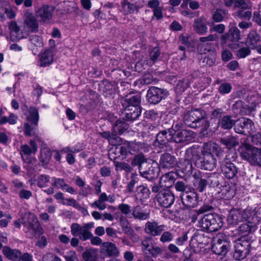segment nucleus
Returning a JSON list of instances; mask_svg holds the SVG:
<instances>
[{
  "label": "nucleus",
  "instance_id": "obj_1",
  "mask_svg": "<svg viewBox=\"0 0 261 261\" xmlns=\"http://www.w3.org/2000/svg\"><path fill=\"white\" fill-rule=\"evenodd\" d=\"M23 112V117L28 122L24 123V134L26 136H34L37 137L38 135V123L39 119V112L38 110L34 107H31L28 109L24 106L22 108Z\"/></svg>",
  "mask_w": 261,
  "mask_h": 261
},
{
  "label": "nucleus",
  "instance_id": "obj_2",
  "mask_svg": "<svg viewBox=\"0 0 261 261\" xmlns=\"http://www.w3.org/2000/svg\"><path fill=\"white\" fill-rule=\"evenodd\" d=\"M205 115V112L202 110H192L185 115V123L187 125L192 128L199 127L201 125L202 133L204 134V132L207 130L210 125L208 122L204 118Z\"/></svg>",
  "mask_w": 261,
  "mask_h": 261
},
{
  "label": "nucleus",
  "instance_id": "obj_3",
  "mask_svg": "<svg viewBox=\"0 0 261 261\" xmlns=\"http://www.w3.org/2000/svg\"><path fill=\"white\" fill-rule=\"evenodd\" d=\"M140 101L141 96L139 94L130 96L121 101L127 120H134L140 116L141 113Z\"/></svg>",
  "mask_w": 261,
  "mask_h": 261
},
{
  "label": "nucleus",
  "instance_id": "obj_4",
  "mask_svg": "<svg viewBox=\"0 0 261 261\" xmlns=\"http://www.w3.org/2000/svg\"><path fill=\"white\" fill-rule=\"evenodd\" d=\"M112 148L109 152L110 158L111 160H115L121 158H125L128 153L133 154L138 151L140 148V144L135 142L126 141L121 145H116Z\"/></svg>",
  "mask_w": 261,
  "mask_h": 261
},
{
  "label": "nucleus",
  "instance_id": "obj_5",
  "mask_svg": "<svg viewBox=\"0 0 261 261\" xmlns=\"http://www.w3.org/2000/svg\"><path fill=\"white\" fill-rule=\"evenodd\" d=\"M223 223L222 218L216 214L205 215L198 220L199 227L212 232L219 230Z\"/></svg>",
  "mask_w": 261,
  "mask_h": 261
},
{
  "label": "nucleus",
  "instance_id": "obj_6",
  "mask_svg": "<svg viewBox=\"0 0 261 261\" xmlns=\"http://www.w3.org/2000/svg\"><path fill=\"white\" fill-rule=\"evenodd\" d=\"M229 28L228 33L221 36V41L222 44H226L231 48H236L237 45L236 43L242 38L240 31L236 27L234 22H230Z\"/></svg>",
  "mask_w": 261,
  "mask_h": 261
},
{
  "label": "nucleus",
  "instance_id": "obj_7",
  "mask_svg": "<svg viewBox=\"0 0 261 261\" xmlns=\"http://www.w3.org/2000/svg\"><path fill=\"white\" fill-rule=\"evenodd\" d=\"M135 164H139V171L142 176L146 178H154L156 177L159 173V169L157 166L154 167L152 165L148 164L144 161L143 156L141 155L136 156L134 160Z\"/></svg>",
  "mask_w": 261,
  "mask_h": 261
},
{
  "label": "nucleus",
  "instance_id": "obj_8",
  "mask_svg": "<svg viewBox=\"0 0 261 261\" xmlns=\"http://www.w3.org/2000/svg\"><path fill=\"white\" fill-rule=\"evenodd\" d=\"M93 222L84 224L83 226L77 223H73L71 226V232L73 236L79 237L82 241H86L90 239L92 233L89 231L94 227Z\"/></svg>",
  "mask_w": 261,
  "mask_h": 261
},
{
  "label": "nucleus",
  "instance_id": "obj_9",
  "mask_svg": "<svg viewBox=\"0 0 261 261\" xmlns=\"http://www.w3.org/2000/svg\"><path fill=\"white\" fill-rule=\"evenodd\" d=\"M230 248V243L227 241L226 236L223 234H218L215 238L212 249L215 254L225 256Z\"/></svg>",
  "mask_w": 261,
  "mask_h": 261
},
{
  "label": "nucleus",
  "instance_id": "obj_10",
  "mask_svg": "<svg viewBox=\"0 0 261 261\" xmlns=\"http://www.w3.org/2000/svg\"><path fill=\"white\" fill-rule=\"evenodd\" d=\"M252 212V208L248 207L243 211L238 209L230 211L227 218L228 224L234 226L246 219Z\"/></svg>",
  "mask_w": 261,
  "mask_h": 261
},
{
  "label": "nucleus",
  "instance_id": "obj_11",
  "mask_svg": "<svg viewBox=\"0 0 261 261\" xmlns=\"http://www.w3.org/2000/svg\"><path fill=\"white\" fill-rule=\"evenodd\" d=\"M254 128V124L251 119L242 117L237 120L234 130L238 134H243L247 135L253 133Z\"/></svg>",
  "mask_w": 261,
  "mask_h": 261
},
{
  "label": "nucleus",
  "instance_id": "obj_12",
  "mask_svg": "<svg viewBox=\"0 0 261 261\" xmlns=\"http://www.w3.org/2000/svg\"><path fill=\"white\" fill-rule=\"evenodd\" d=\"M250 245V243L244 237L238 240L234 245V257L238 260L244 258L249 252Z\"/></svg>",
  "mask_w": 261,
  "mask_h": 261
},
{
  "label": "nucleus",
  "instance_id": "obj_13",
  "mask_svg": "<svg viewBox=\"0 0 261 261\" xmlns=\"http://www.w3.org/2000/svg\"><path fill=\"white\" fill-rule=\"evenodd\" d=\"M167 95L168 91L166 90L152 87L147 91V98L149 102L156 104L162 99H164Z\"/></svg>",
  "mask_w": 261,
  "mask_h": 261
},
{
  "label": "nucleus",
  "instance_id": "obj_14",
  "mask_svg": "<svg viewBox=\"0 0 261 261\" xmlns=\"http://www.w3.org/2000/svg\"><path fill=\"white\" fill-rule=\"evenodd\" d=\"M244 221L246 222L239 227V231L240 234L245 238L248 234L254 231L256 229L257 219L256 218H252L249 216Z\"/></svg>",
  "mask_w": 261,
  "mask_h": 261
},
{
  "label": "nucleus",
  "instance_id": "obj_15",
  "mask_svg": "<svg viewBox=\"0 0 261 261\" xmlns=\"http://www.w3.org/2000/svg\"><path fill=\"white\" fill-rule=\"evenodd\" d=\"M6 38L10 45V49L15 50L16 49V22L15 21H12L9 23L7 31Z\"/></svg>",
  "mask_w": 261,
  "mask_h": 261
},
{
  "label": "nucleus",
  "instance_id": "obj_16",
  "mask_svg": "<svg viewBox=\"0 0 261 261\" xmlns=\"http://www.w3.org/2000/svg\"><path fill=\"white\" fill-rule=\"evenodd\" d=\"M256 147L248 144H244L239 148L240 155L241 158L252 164L253 160L254 152Z\"/></svg>",
  "mask_w": 261,
  "mask_h": 261
},
{
  "label": "nucleus",
  "instance_id": "obj_17",
  "mask_svg": "<svg viewBox=\"0 0 261 261\" xmlns=\"http://www.w3.org/2000/svg\"><path fill=\"white\" fill-rule=\"evenodd\" d=\"M157 200L161 206L168 207L173 203L174 196L169 190H165L159 192L157 195Z\"/></svg>",
  "mask_w": 261,
  "mask_h": 261
},
{
  "label": "nucleus",
  "instance_id": "obj_18",
  "mask_svg": "<svg viewBox=\"0 0 261 261\" xmlns=\"http://www.w3.org/2000/svg\"><path fill=\"white\" fill-rule=\"evenodd\" d=\"M194 138L193 133L190 130L182 129L174 132L172 141L176 143H188Z\"/></svg>",
  "mask_w": 261,
  "mask_h": 261
},
{
  "label": "nucleus",
  "instance_id": "obj_19",
  "mask_svg": "<svg viewBox=\"0 0 261 261\" xmlns=\"http://www.w3.org/2000/svg\"><path fill=\"white\" fill-rule=\"evenodd\" d=\"M183 204L188 207H194L198 203V198L196 193L193 191L183 193L181 196Z\"/></svg>",
  "mask_w": 261,
  "mask_h": 261
},
{
  "label": "nucleus",
  "instance_id": "obj_20",
  "mask_svg": "<svg viewBox=\"0 0 261 261\" xmlns=\"http://www.w3.org/2000/svg\"><path fill=\"white\" fill-rule=\"evenodd\" d=\"M101 253L107 257L118 256L119 251L116 245L111 242H105L101 247Z\"/></svg>",
  "mask_w": 261,
  "mask_h": 261
},
{
  "label": "nucleus",
  "instance_id": "obj_21",
  "mask_svg": "<svg viewBox=\"0 0 261 261\" xmlns=\"http://www.w3.org/2000/svg\"><path fill=\"white\" fill-rule=\"evenodd\" d=\"M221 169L224 176L228 179L233 178L238 173L236 166L230 162L223 163L221 165Z\"/></svg>",
  "mask_w": 261,
  "mask_h": 261
},
{
  "label": "nucleus",
  "instance_id": "obj_22",
  "mask_svg": "<svg viewBox=\"0 0 261 261\" xmlns=\"http://www.w3.org/2000/svg\"><path fill=\"white\" fill-rule=\"evenodd\" d=\"M147 6L152 9L153 18H155L156 20H160L163 17V7L160 6V2L159 0L148 1Z\"/></svg>",
  "mask_w": 261,
  "mask_h": 261
},
{
  "label": "nucleus",
  "instance_id": "obj_23",
  "mask_svg": "<svg viewBox=\"0 0 261 261\" xmlns=\"http://www.w3.org/2000/svg\"><path fill=\"white\" fill-rule=\"evenodd\" d=\"M5 15L9 18H12L15 16V12L8 2L3 0L0 1V17L2 19Z\"/></svg>",
  "mask_w": 261,
  "mask_h": 261
},
{
  "label": "nucleus",
  "instance_id": "obj_24",
  "mask_svg": "<svg viewBox=\"0 0 261 261\" xmlns=\"http://www.w3.org/2000/svg\"><path fill=\"white\" fill-rule=\"evenodd\" d=\"M164 225H158L155 222H148L145 225V231L150 235L157 236L164 230Z\"/></svg>",
  "mask_w": 261,
  "mask_h": 261
},
{
  "label": "nucleus",
  "instance_id": "obj_25",
  "mask_svg": "<svg viewBox=\"0 0 261 261\" xmlns=\"http://www.w3.org/2000/svg\"><path fill=\"white\" fill-rule=\"evenodd\" d=\"M39 64L41 66L46 67L51 64L54 60L52 50L47 49L39 55Z\"/></svg>",
  "mask_w": 261,
  "mask_h": 261
},
{
  "label": "nucleus",
  "instance_id": "obj_26",
  "mask_svg": "<svg viewBox=\"0 0 261 261\" xmlns=\"http://www.w3.org/2000/svg\"><path fill=\"white\" fill-rule=\"evenodd\" d=\"M176 164L175 158L169 153L162 155L160 160V167L164 169H170Z\"/></svg>",
  "mask_w": 261,
  "mask_h": 261
},
{
  "label": "nucleus",
  "instance_id": "obj_27",
  "mask_svg": "<svg viewBox=\"0 0 261 261\" xmlns=\"http://www.w3.org/2000/svg\"><path fill=\"white\" fill-rule=\"evenodd\" d=\"M201 161V168L204 170H212L215 168L216 162L214 155L211 153H204Z\"/></svg>",
  "mask_w": 261,
  "mask_h": 261
},
{
  "label": "nucleus",
  "instance_id": "obj_28",
  "mask_svg": "<svg viewBox=\"0 0 261 261\" xmlns=\"http://www.w3.org/2000/svg\"><path fill=\"white\" fill-rule=\"evenodd\" d=\"M54 11V7L45 5L38 10L37 15L40 17L42 21H46L51 18Z\"/></svg>",
  "mask_w": 261,
  "mask_h": 261
},
{
  "label": "nucleus",
  "instance_id": "obj_29",
  "mask_svg": "<svg viewBox=\"0 0 261 261\" xmlns=\"http://www.w3.org/2000/svg\"><path fill=\"white\" fill-rule=\"evenodd\" d=\"M25 217L28 219V224L35 232L39 234H42V229L40 226L37 217L33 214L28 213L25 214Z\"/></svg>",
  "mask_w": 261,
  "mask_h": 261
},
{
  "label": "nucleus",
  "instance_id": "obj_30",
  "mask_svg": "<svg viewBox=\"0 0 261 261\" xmlns=\"http://www.w3.org/2000/svg\"><path fill=\"white\" fill-rule=\"evenodd\" d=\"M173 132V129H169L168 131L164 130L159 133L156 136V141L161 145L172 141Z\"/></svg>",
  "mask_w": 261,
  "mask_h": 261
},
{
  "label": "nucleus",
  "instance_id": "obj_31",
  "mask_svg": "<svg viewBox=\"0 0 261 261\" xmlns=\"http://www.w3.org/2000/svg\"><path fill=\"white\" fill-rule=\"evenodd\" d=\"M177 175L173 172H170L163 175L160 179V184L165 188H170L174 184Z\"/></svg>",
  "mask_w": 261,
  "mask_h": 261
},
{
  "label": "nucleus",
  "instance_id": "obj_32",
  "mask_svg": "<svg viewBox=\"0 0 261 261\" xmlns=\"http://www.w3.org/2000/svg\"><path fill=\"white\" fill-rule=\"evenodd\" d=\"M260 40L259 34L255 31H251L248 34L246 40V44L250 48H256L257 43Z\"/></svg>",
  "mask_w": 261,
  "mask_h": 261
},
{
  "label": "nucleus",
  "instance_id": "obj_33",
  "mask_svg": "<svg viewBox=\"0 0 261 261\" xmlns=\"http://www.w3.org/2000/svg\"><path fill=\"white\" fill-rule=\"evenodd\" d=\"M234 194V189L228 185L222 187L221 191L219 192V196L222 199L228 200L232 198Z\"/></svg>",
  "mask_w": 261,
  "mask_h": 261
},
{
  "label": "nucleus",
  "instance_id": "obj_34",
  "mask_svg": "<svg viewBox=\"0 0 261 261\" xmlns=\"http://www.w3.org/2000/svg\"><path fill=\"white\" fill-rule=\"evenodd\" d=\"M132 215L135 218L140 220H146L149 217V213L140 206L134 208Z\"/></svg>",
  "mask_w": 261,
  "mask_h": 261
},
{
  "label": "nucleus",
  "instance_id": "obj_35",
  "mask_svg": "<svg viewBox=\"0 0 261 261\" xmlns=\"http://www.w3.org/2000/svg\"><path fill=\"white\" fill-rule=\"evenodd\" d=\"M100 134L103 138L107 139L112 145H117L120 141V138L114 134V132L111 133L109 132H103Z\"/></svg>",
  "mask_w": 261,
  "mask_h": 261
},
{
  "label": "nucleus",
  "instance_id": "obj_36",
  "mask_svg": "<svg viewBox=\"0 0 261 261\" xmlns=\"http://www.w3.org/2000/svg\"><path fill=\"white\" fill-rule=\"evenodd\" d=\"M107 195L106 193H101L97 200L94 201L91 205L93 207H96L100 210H103L106 208V204L105 202L107 201Z\"/></svg>",
  "mask_w": 261,
  "mask_h": 261
},
{
  "label": "nucleus",
  "instance_id": "obj_37",
  "mask_svg": "<svg viewBox=\"0 0 261 261\" xmlns=\"http://www.w3.org/2000/svg\"><path fill=\"white\" fill-rule=\"evenodd\" d=\"M30 146L29 147L27 145H24L21 146V152L22 153V156L23 157V154L30 155L32 153L35 154L38 150V147L36 142L34 140L30 141Z\"/></svg>",
  "mask_w": 261,
  "mask_h": 261
},
{
  "label": "nucleus",
  "instance_id": "obj_38",
  "mask_svg": "<svg viewBox=\"0 0 261 261\" xmlns=\"http://www.w3.org/2000/svg\"><path fill=\"white\" fill-rule=\"evenodd\" d=\"M149 195V189L144 186H140L137 188L136 196L137 199L143 201L148 198Z\"/></svg>",
  "mask_w": 261,
  "mask_h": 261
},
{
  "label": "nucleus",
  "instance_id": "obj_39",
  "mask_svg": "<svg viewBox=\"0 0 261 261\" xmlns=\"http://www.w3.org/2000/svg\"><path fill=\"white\" fill-rule=\"evenodd\" d=\"M221 142L228 149L234 147L239 144L238 141L232 136H228L221 139Z\"/></svg>",
  "mask_w": 261,
  "mask_h": 261
},
{
  "label": "nucleus",
  "instance_id": "obj_40",
  "mask_svg": "<svg viewBox=\"0 0 261 261\" xmlns=\"http://www.w3.org/2000/svg\"><path fill=\"white\" fill-rule=\"evenodd\" d=\"M194 28L197 33L201 35L205 34L207 31V27L200 18L195 20L194 23Z\"/></svg>",
  "mask_w": 261,
  "mask_h": 261
},
{
  "label": "nucleus",
  "instance_id": "obj_41",
  "mask_svg": "<svg viewBox=\"0 0 261 261\" xmlns=\"http://www.w3.org/2000/svg\"><path fill=\"white\" fill-rule=\"evenodd\" d=\"M219 147L218 145L212 142H208L204 144L203 147V154L204 153H211L213 154V153H217Z\"/></svg>",
  "mask_w": 261,
  "mask_h": 261
},
{
  "label": "nucleus",
  "instance_id": "obj_42",
  "mask_svg": "<svg viewBox=\"0 0 261 261\" xmlns=\"http://www.w3.org/2000/svg\"><path fill=\"white\" fill-rule=\"evenodd\" d=\"M122 9L125 14L132 13L136 10V6L129 3L127 0H122Z\"/></svg>",
  "mask_w": 261,
  "mask_h": 261
},
{
  "label": "nucleus",
  "instance_id": "obj_43",
  "mask_svg": "<svg viewBox=\"0 0 261 261\" xmlns=\"http://www.w3.org/2000/svg\"><path fill=\"white\" fill-rule=\"evenodd\" d=\"M203 238V236L200 234L196 235L193 237L190 241V246L194 249L196 250L198 248L199 245H202L201 240Z\"/></svg>",
  "mask_w": 261,
  "mask_h": 261
},
{
  "label": "nucleus",
  "instance_id": "obj_44",
  "mask_svg": "<svg viewBox=\"0 0 261 261\" xmlns=\"http://www.w3.org/2000/svg\"><path fill=\"white\" fill-rule=\"evenodd\" d=\"M234 123V121L230 117L226 116L224 117L221 122V126L224 129L231 128Z\"/></svg>",
  "mask_w": 261,
  "mask_h": 261
},
{
  "label": "nucleus",
  "instance_id": "obj_45",
  "mask_svg": "<svg viewBox=\"0 0 261 261\" xmlns=\"http://www.w3.org/2000/svg\"><path fill=\"white\" fill-rule=\"evenodd\" d=\"M96 257V252L94 249H88L83 253V257L86 261H93Z\"/></svg>",
  "mask_w": 261,
  "mask_h": 261
},
{
  "label": "nucleus",
  "instance_id": "obj_46",
  "mask_svg": "<svg viewBox=\"0 0 261 261\" xmlns=\"http://www.w3.org/2000/svg\"><path fill=\"white\" fill-rule=\"evenodd\" d=\"M50 177L46 175H40L38 176L37 182L39 187L43 188L47 187L49 182Z\"/></svg>",
  "mask_w": 261,
  "mask_h": 261
},
{
  "label": "nucleus",
  "instance_id": "obj_47",
  "mask_svg": "<svg viewBox=\"0 0 261 261\" xmlns=\"http://www.w3.org/2000/svg\"><path fill=\"white\" fill-rule=\"evenodd\" d=\"M25 21L27 24L32 29V31H34L38 27L37 21L32 14L27 17Z\"/></svg>",
  "mask_w": 261,
  "mask_h": 261
},
{
  "label": "nucleus",
  "instance_id": "obj_48",
  "mask_svg": "<svg viewBox=\"0 0 261 261\" xmlns=\"http://www.w3.org/2000/svg\"><path fill=\"white\" fill-rule=\"evenodd\" d=\"M51 185L53 186L60 188L62 190L65 186H66V184L65 182L63 179L53 177L51 179Z\"/></svg>",
  "mask_w": 261,
  "mask_h": 261
},
{
  "label": "nucleus",
  "instance_id": "obj_49",
  "mask_svg": "<svg viewBox=\"0 0 261 261\" xmlns=\"http://www.w3.org/2000/svg\"><path fill=\"white\" fill-rule=\"evenodd\" d=\"M207 185L206 179L199 178L197 179L194 182L195 187H196L199 192H202Z\"/></svg>",
  "mask_w": 261,
  "mask_h": 261
},
{
  "label": "nucleus",
  "instance_id": "obj_50",
  "mask_svg": "<svg viewBox=\"0 0 261 261\" xmlns=\"http://www.w3.org/2000/svg\"><path fill=\"white\" fill-rule=\"evenodd\" d=\"M254 154V161H253L252 165H257L261 166V149L256 147Z\"/></svg>",
  "mask_w": 261,
  "mask_h": 261
},
{
  "label": "nucleus",
  "instance_id": "obj_51",
  "mask_svg": "<svg viewBox=\"0 0 261 261\" xmlns=\"http://www.w3.org/2000/svg\"><path fill=\"white\" fill-rule=\"evenodd\" d=\"M124 122L122 121H117L115 125L113 126V131L114 134H121L124 130Z\"/></svg>",
  "mask_w": 261,
  "mask_h": 261
},
{
  "label": "nucleus",
  "instance_id": "obj_52",
  "mask_svg": "<svg viewBox=\"0 0 261 261\" xmlns=\"http://www.w3.org/2000/svg\"><path fill=\"white\" fill-rule=\"evenodd\" d=\"M3 253L10 259H15L16 258V254L13 250L8 247H5L3 249Z\"/></svg>",
  "mask_w": 261,
  "mask_h": 261
},
{
  "label": "nucleus",
  "instance_id": "obj_53",
  "mask_svg": "<svg viewBox=\"0 0 261 261\" xmlns=\"http://www.w3.org/2000/svg\"><path fill=\"white\" fill-rule=\"evenodd\" d=\"M118 209L121 212L126 216H130L131 213V207L129 205L125 203H121L118 205Z\"/></svg>",
  "mask_w": 261,
  "mask_h": 261
},
{
  "label": "nucleus",
  "instance_id": "obj_54",
  "mask_svg": "<svg viewBox=\"0 0 261 261\" xmlns=\"http://www.w3.org/2000/svg\"><path fill=\"white\" fill-rule=\"evenodd\" d=\"M247 100L249 103L253 106L258 103L260 101V98L257 94L256 93H253L248 96Z\"/></svg>",
  "mask_w": 261,
  "mask_h": 261
},
{
  "label": "nucleus",
  "instance_id": "obj_55",
  "mask_svg": "<svg viewBox=\"0 0 261 261\" xmlns=\"http://www.w3.org/2000/svg\"><path fill=\"white\" fill-rule=\"evenodd\" d=\"M31 43L37 47H41L43 45L42 39L36 35H32L30 37Z\"/></svg>",
  "mask_w": 261,
  "mask_h": 261
},
{
  "label": "nucleus",
  "instance_id": "obj_56",
  "mask_svg": "<svg viewBox=\"0 0 261 261\" xmlns=\"http://www.w3.org/2000/svg\"><path fill=\"white\" fill-rule=\"evenodd\" d=\"M153 246L152 239L150 238H146L142 242V250L144 252L147 253L149 249Z\"/></svg>",
  "mask_w": 261,
  "mask_h": 261
},
{
  "label": "nucleus",
  "instance_id": "obj_57",
  "mask_svg": "<svg viewBox=\"0 0 261 261\" xmlns=\"http://www.w3.org/2000/svg\"><path fill=\"white\" fill-rule=\"evenodd\" d=\"M64 257L66 261H78L76 254L73 251H69L65 252Z\"/></svg>",
  "mask_w": 261,
  "mask_h": 261
},
{
  "label": "nucleus",
  "instance_id": "obj_58",
  "mask_svg": "<svg viewBox=\"0 0 261 261\" xmlns=\"http://www.w3.org/2000/svg\"><path fill=\"white\" fill-rule=\"evenodd\" d=\"M60 202L63 205L72 206L76 208H79L80 207V205L76 200L73 198H65L64 201Z\"/></svg>",
  "mask_w": 261,
  "mask_h": 261
},
{
  "label": "nucleus",
  "instance_id": "obj_59",
  "mask_svg": "<svg viewBox=\"0 0 261 261\" xmlns=\"http://www.w3.org/2000/svg\"><path fill=\"white\" fill-rule=\"evenodd\" d=\"M188 83L187 81H179L176 85V91L177 92H182L185 91L188 87Z\"/></svg>",
  "mask_w": 261,
  "mask_h": 261
},
{
  "label": "nucleus",
  "instance_id": "obj_60",
  "mask_svg": "<svg viewBox=\"0 0 261 261\" xmlns=\"http://www.w3.org/2000/svg\"><path fill=\"white\" fill-rule=\"evenodd\" d=\"M231 86L230 84L223 83L221 84L219 88V92L222 94H227L230 92Z\"/></svg>",
  "mask_w": 261,
  "mask_h": 261
},
{
  "label": "nucleus",
  "instance_id": "obj_61",
  "mask_svg": "<svg viewBox=\"0 0 261 261\" xmlns=\"http://www.w3.org/2000/svg\"><path fill=\"white\" fill-rule=\"evenodd\" d=\"M173 238V236L171 232L165 231L162 234L160 240L162 242L165 243L172 241Z\"/></svg>",
  "mask_w": 261,
  "mask_h": 261
},
{
  "label": "nucleus",
  "instance_id": "obj_62",
  "mask_svg": "<svg viewBox=\"0 0 261 261\" xmlns=\"http://www.w3.org/2000/svg\"><path fill=\"white\" fill-rule=\"evenodd\" d=\"M18 256L19 257V261H32L33 259V256L31 254L28 253L21 254V252L17 251V257Z\"/></svg>",
  "mask_w": 261,
  "mask_h": 261
},
{
  "label": "nucleus",
  "instance_id": "obj_63",
  "mask_svg": "<svg viewBox=\"0 0 261 261\" xmlns=\"http://www.w3.org/2000/svg\"><path fill=\"white\" fill-rule=\"evenodd\" d=\"M253 20L261 26V3L258 6V11L254 13Z\"/></svg>",
  "mask_w": 261,
  "mask_h": 261
},
{
  "label": "nucleus",
  "instance_id": "obj_64",
  "mask_svg": "<svg viewBox=\"0 0 261 261\" xmlns=\"http://www.w3.org/2000/svg\"><path fill=\"white\" fill-rule=\"evenodd\" d=\"M252 212L251 215H249L252 218H256L257 219V223L261 220V206L257 209H252Z\"/></svg>",
  "mask_w": 261,
  "mask_h": 261
}]
</instances>
